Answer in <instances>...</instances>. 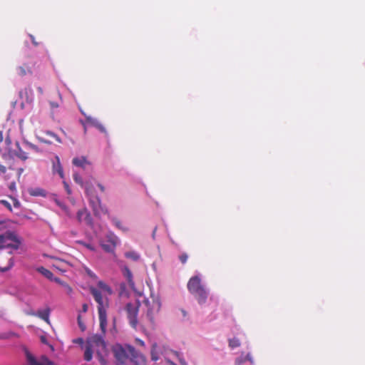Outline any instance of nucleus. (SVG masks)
Segmentation results:
<instances>
[{"instance_id": "obj_1", "label": "nucleus", "mask_w": 365, "mask_h": 365, "mask_svg": "<svg viewBox=\"0 0 365 365\" xmlns=\"http://www.w3.org/2000/svg\"><path fill=\"white\" fill-rule=\"evenodd\" d=\"M112 351L116 365H145V358L130 344H115Z\"/></svg>"}, {"instance_id": "obj_2", "label": "nucleus", "mask_w": 365, "mask_h": 365, "mask_svg": "<svg viewBox=\"0 0 365 365\" xmlns=\"http://www.w3.org/2000/svg\"><path fill=\"white\" fill-rule=\"evenodd\" d=\"M89 289L95 301L98 303L100 328L103 334H105L107 327V309L109 307L108 299L103 297L101 291L93 287H91Z\"/></svg>"}, {"instance_id": "obj_3", "label": "nucleus", "mask_w": 365, "mask_h": 365, "mask_svg": "<svg viewBox=\"0 0 365 365\" xmlns=\"http://www.w3.org/2000/svg\"><path fill=\"white\" fill-rule=\"evenodd\" d=\"M107 347L106 342L103 336L94 334L88 338L86 341L85 351L83 354V359L86 361H91L93 359V352L96 350H100Z\"/></svg>"}, {"instance_id": "obj_4", "label": "nucleus", "mask_w": 365, "mask_h": 365, "mask_svg": "<svg viewBox=\"0 0 365 365\" xmlns=\"http://www.w3.org/2000/svg\"><path fill=\"white\" fill-rule=\"evenodd\" d=\"M187 287L199 304H202L206 302L208 292L202 284L201 279L198 276L192 277L187 282Z\"/></svg>"}, {"instance_id": "obj_5", "label": "nucleus", "mask_w": 365, "mask_h": 365, "mask_svg": "<svg viewBox=\"0 0 365 365\" xmlns=\"http://www.w3.org/2000/svg\"><path fill=\"white\" fill-rule=\"evenodd\" d=\"M21 244V238L12 231H6L0 235V250L12 249L16 250Z\"/></svg>"}, {"instance_id": "obj_6", "label": "nucleus", "mask_w": 365, "mask_h": 365, "mask_svg": "<svg viewBox=\"0 0 365 365\" xmlns=\"http://www.w3.org/2000/svg\"><path fill=\"white\" fill-rule=\"evenodd\" d=\"M86 193L88 197L90 205L96 216H100L108 212L106 207L101 205L99 197L94 195L90 187H86Z\"/></svg>"}, {"instance_id": "obj_7", "label": "nucleus", "mask_w": 365, "mask_h": 365, "mask_svg": "<svg viewBox=\"0 0 365 365\" xmlns=\"http://www.w3.org/2000/svg\"><path fill=\"white\" fill-rule=\"evenodd\" d=\"M140 304L128 303L125 306L127 316L132 327L136 328L138 325V314L139 311Z\"/></svg>"}, {"instance_id": "obj_8", "label": "nucleus", "mask_w": 365, "mask_h": 365, "mask_svg": "<svg viewBox=\"0 0 365 365\" xmlns=\"http://www.w3.org/2000/svg\"><path fill=\"white\" fill-rule=\"evenodd\" d=\"M148 309L147 312V317L148 318L149 321L153 324L154 323V316L155 314L158 313L161 304L158 299H153L152 301V303L148 302Z\"/></svg>"}, {"instance_id": "obj_9", "label": "nucleus", "mask_w": 365, "mask_h": 365, "mask_svg": "<svg viewBox=\"0 0 365 365\" xmlns=\"http://www.w3.org/2000/svg\"><path fill=\"white\" fill-rule=\"evenodd\" d=\"M26 355L29 365H54L46 356H41L39 361H37L30 352L26 351Z\"/></svg>"}, {"instance_id": "obj_10", "label": "nucleus", "mask_w": 365, "mask_h": 365, "mask_svg": "<svg viewBox=\"0 0 365 365\" xmlns=\"http://www.w3.org/2000/svg\"><path fill=\"white\" fill-rule=\"evenodd\" d=\"M86 124L96 127L101 133H106L105 127L96 118L91 116H86L85 123H83L85 133L86 132Z\"/></svg>"}, {"instance_id": "obj_11", "label": "nucleus", "mask_w": 365, "mask_h": 365, "mask_svg": "<svg viewBox=\"0 0 365 365\" xmlns=\"http://www.w3.org/2000/svg\"><path fill=\"white\" fill-rule=\"evenodd\" d=\"M96 356L101 365H108V358L109 356V350L108 347H106L105 349H102L100 350H96Z\"/></svg>"}, {"instance_id": "obj_12", "label": "nucleus", "mask_w": 365, "mask_h": 365, "mask_svg": "<svg viewBox=\"0 0 365 365\" xmlns=\"http://www.w3.org/2000/svg\"><path fill=\"white\" fill-rule=\"evenodd\" d=\"M52 171L53 174H58L61 179L64 178L63 167L61 164L60 159L57 155L55 156L54 160L53 161Z\"/></svg>"}, {"instance_id": "obj_13", "label": "nucleus", "mask_w": 365, "mask_h": 365, "mask_svg": "<svg viewBox=\"0 0 365 365\" xmlns=\"http://www.w3.org/2000/svg\"><path fill=\"white\" fill-rule=\"evenodd\" d=\"M77 220L79 222H85L88 225H91L92 222L91 217L86 209H81L78 211Z\"/></svg>"}, {"instance_id": "obj_14", "label": "nucleus", "mask_w": 365, "mask_h": 365, "mask_svg": "<svg viewBox=\"0 0 365 365\" xmlns=\"http://www.w3.org/2000/svg\"><path fill=\"white\" fill-rule=\"evenodd\" d=\"M51 309L49 307H47L44 310H39L36 312V317L43 319L46 323L49 324V316H50Z\"/></svg>"}, {"instance_id": "obj_15", "label": "nucleus", "mask_w": 365, "mask_h": 365, "mask_svg": "<svg viewBox=\"0 0 365 365\" xmlns=\"http://www.w3.org/2000/svg\"><path fill=\"white\" fill-rule=\"evenodd\" d=\"M123 276L125 277L130 287H133L135 283L133 279V274L128 267H124L123 269Z\"/></svg>"}, {"instance_id": "obj_16", "label": "nucleus", "mask_w": 365, "mask_h": 365, "mask_svg": "<svg viewBox=\"0 0 365 365\" xmlns=\"http://www.w3.org/2000/svg\"><path fill=\"white\" fill-rule=\"evenodd\" d=\"M72 163L75 166L81 168H85L86 165L88 164V162L87 161L86 158L83 156L81 158H73Z\"/></svg>"}, {"instance_id": "obj_17", "label": "nucleus", "mask_w": 365, "mask_h": 365, "mask_svg": "<svg viewBox=\"0 0 365 365\" xmlns=\"http://www.w3.org/2000/svg\"><path fill=\"white\" fill-rule=\"evenodd\" d=\"M29 194L31 196H41L45 197L46 195V192L42 188L36 187L32 188L29 190Z\"/></svg>"}, {"instance_id": "obj_18", "label": "nucleus", "mask_w": 365, "mask_h": 365, "mask_svg": "<svg viewBox=\"0 0 365 365\" xmlns=\"http://www.w3.org/2000/svg\"><path fill=\"white\" fill-rule=\"evenodd\" d=\"M37 271L47 279L53 280V274L50 270L43 267H39L37 268Z\"/></svg>"}, {"instance_id": "obj_19", "label": "nucleus", "mask_w": 365, "mask_h": 365, "mask_svg": "<svg viewBox=\"0 0 365 365\" xmlns=\"http://www.w3.org/2000/svg\"><path fill=\"white\" fill-rule=\"evenodd\" d=\"M125 257H127L128 259H131L133 261H137L140 258L139 255L137 252H134V251L125 252Z\"/></svg>"}, {"instance_id": "obj_20", "label": "nucleus", "mask_w": 365, "mask_h": 365, "mask_svg": "<svg viewBox=\"0 0 365 365\" xmlns=\"http://www.w3.org/2000/svg\"><path fill=\"white\" fill-rule=\"evenodd\" d=\"M18 74L21 76H26L28 73H31V71L30 68H26L24 66H19L17 68Z\"/></svg>"}, {"instance_id": "obj_21", "label": "nucleus", "mask_w": 365, "mask_h": 365, "mask_svg": "<svg viewBox=\"0 0 365 365\" xmlns=\"http://www.w3.org/2000/svg\"><path fill=\"white\" fill-rule=\"evenodd\" d=\"M101 245L102 248L104 250V251H106V252H113L115 249V247H113V244L110 245V243L105 244L103 242H101Z\"/></svg>"}, {"instance_id": "obj_22", "label": "nucleus", "mask_w": 365, "mask_h": 365, "mask_svg": "<svg viewBox=\"0 0 365 365\" xmlns=\"http://www.w3.org/2000/svg\"><path fill=\"white\" fill-rule=\"evenodd\" d=\"M112 222L115 225V226L117 228H118L119 230H122L123 231H127L128 229L123 226L121 222L118 219L113 217L112 219Z\"/></svg>"}, {"instance_id": "obj_23", "label": "nucleus", "mask_w": 365, "mask_h": 365, "mask_svg": "<svg viewBox=\"0 0 365 365\" xmlns=\"http://www.w3.org/2000/svg\"><path fill=\"white\" fill-rule=\"evenodd\" d=\"M107 239H108V242L110 243V245L113 244V247H115L116 244H117V240H118L117 237L115 236L113 233H110L107 236Z\"/></svg>"}, {"instance_id": "obj_24", "label": "nucleus", "mask_w": 365, "mask_h": 365, "mask_svg": "<svg viewBox=\"0 0 365 365\" xmlns=\"http://www.w3.org/2000/svg\"><path fill=\"white\" fill-rule=\"evenodd\" d=\"M229 346L232 348H236L240 346V340L237 338H233L229 340Z\"/></svg>"}, {"instance_id": "obj_25", "label": "nucleus", "mask_w": 365, "mask_h": 365, "mask_svg": "<svg viewBox=\"0 0 365 365\" xmlns=\"http://www.w3.org/2000/svg\"><path fill=\"white\" fill-rule=\"evenodd\" d=\"M98 286L104 291H106L108 294L112 293V290L109 286L105 284L103 282L100 281L98 283Z\"/></svg>"}, {"instance_id": "obj_26", "label": "nucleus", "mask_w": 365, "mask_h": 365, "mask_svg": "<svg viewBox=\"0 0 365 365\" xmlns=\"http://www.w3.org/2000/svg\"><path fill=\"white\" fill-rule=\"evenodd\" d=\"M14 259L13 258H11L9 261V263H8V265L6 267H0V271L1 272H5L8 270H9L13 266H14Z\"/></svg>"}, {"instance_id": "obj_27", "label": "nucleus", "mask_w": 365, "mask_h": 365, "mask_svg": "<svg viewBox=\"0 0 365 365\" xmlns=\"http://www.w3.org/2000/svg\"><path fill=\"white\" fill-rule=\"evenodd\" d=\"M73 180L74 181L79 184L80 185L83 186V179L80 176L79 174L78 173H74L73 174Z\"/></svg>"}, {"instance_id": "obj_28", "label": "nucleus", "mask_w": 365, "mask_h": 365, "mask_svg": "<svg viewBox=\"0 0 365 365\" xmlns=\"http://www.w3.org/2000/svg\"><path fill=\"white\" fill-rule=\"evenodd\" d=\"M73 344H79L81 345V348L83 349V347H85V341H84V339L83 338H76V339H73Z\"/></svg>"}, {"instance_id": "obj_29", "label": "nucleus", "mask_w": 365, "mask_h": 365, "mask_svg": "<svg viewBox=\"0 0 365 365\" xmlns=\"http://www.w3.org/2000/svg\"><path fill=\"white\" fill-rule=\"evenodd\" d=\"M57 202V205L63 210L65 211V212L66 213L67 215L68 216H71V214L69 212V210H68V208L66 205H65L62 202H60L58 201L56 202Z\"/></svg>"}, {"instance_id": "obj_30", "label": "nucleus", "mask_w": 365, "mask_h": 365, "mask_svg": "<svg viewBox=\"0 0 365 365\" xmlns=\"http://www.w3.org/2000/svg\"><path fill=\"white\" fill-rule=\"evenodd\" d=\"M46 135H48V136L52 137L53 139H55V140L57 143H61V138L57 135L54 134L53 133H52L51 131H47L46 132Z\"/></svg>"}, {"instance_id": "obj_31", "label": "nucleus", "mask_w": 365, "mask_h": 365, "mask_svg": "<svg viewBox=\"0 0 365 365\" xmlns=\"http://www.w3.org/2000/svg\"><path fill=\"white\" fill-rule=\"evenodd\" d=\"M247 361V359L243 356H240V357L235 359V365H242Z\"/></svg>"}, {"instance_id": "obj_32", "label": "nucleus", "mask_w": 365, "mask_h": 365, "mask_svg": "<svg viewBox=\"0 0 365 365\" xmlns=\"http://www.w3.org/2000/svg\"><path fill=\"white\" fill-rule=\"evenodd\" d=\"M0 203L5 206L10 212H12V207L8 201L5 200H1Z\"/></svg>"}, {"instance_id": "obj_33", "label": "nucleus", "mask_w": 365, "mask_h": 365, "mask_svg": "<svg viewBox=\"0 0 365 365\" xmlns=\"http://www.w3.org/2000/svg\"><path fill=\"white\" fill-rule=\"evenodd\" d=\"M11 199L13 201V205L15 208H19L21 207V203L16 198L11 197Z\"/></svg>"}, {"instance_id": "obj_34", "label": "nucleus", "mask_w": 365, "mask_h": 365, "mask_svg": "<svg viewBox=\"0 0 365 365\" xmlns=\"http://www.w3.org/2000/svg\"><path fill=\"white\" fill-rule=\"evenodd\" d=\"M187 258H188V256L187 254L185 253H183L182 254L180 257H179V259L180 260V262L182 263V264H185L186 263L187 260Z\"/></svg>"}, {"instance_id": "obj_35", "label": "nucleus", "mask_w": 365, "mask_h": 365, "mask_svg": "<svg viewBox=\"0 0 365 365\" xmlns=\"http://www.w3.org/2000/svg\"><path fill=\"white\" fill-rule=\"evenodd\" d=\"M18 157L23 160H26L28 158V155L25 152L20 151L19 153L18 154Z\"/></svg>"}, {"instance_id": "obj_36", "label": "nucleus", "mask_w": 365, "mask_h": 365, "mask_svg": "<svg viewBox=\"0 0 365 365\" xmlns=\"http://www.w3.org/2000/svg\"><path fill=\"white\" fill-rule=\"evenodd\" d=\"M78 326H79V327H80L81 330L82 331H85V329H86V326H85V324L81 322V317H80V316H78Z\"/></svg>"}, {"instance_id": "obj_37", "label": "nucleus", "mask_w": 365, "mask_h": 365, "mask_svg": "<svg viewBox=\"0 0 365 365\" xmlns=\"http://www.w3.org/2000/svg\"><path fill=\"white\" fill-rule=\"evenodd\" d=\"M63 287L68 294H71L72 293L73 289L67 283L63 284Z\"/></svg>"}, {"instance_id": "obj_38", "label": "nucleus", "mask_w": 365, "mask_h": 365, "mask_svg": "<svg viewBox=\"0 0 365 365\" xmlns=\"http://www.w3.org/2000/svg\"><path fill=\"white\" fill-rule=\"evenodd\" d=\"M63 185H64V187H65V189H66V190L67 193H68V195H70V194L71 193V189H70V187H69L68 184L66 181H63Z\"/></svg>"}, {"instance_id": "obj_39", "label": "nucleus", "mask_w": 365, "mask_h": 365, "mask_svg": "<svg viewBox=\"0 0 365 365\" xmlns=\"http://www.w3.org/2000/svg\"><path fill=\"white\" fill-rule=\"evenodd\" d=\"M9 188L12 192L15 191L16 190V182H11L9 185Z\"/></svg>"}, {"instance_id": "obj_40", "label": "nucleus", "mask_w": 365, "mask_h": 365, "mask_svg": "<svg viewBox=\"0 0 365 365\" xmlns=\"http://www.w3.org/2000/svg\"><path fill=\"white\" fill-rule=\"evenodd\" d=\"M52 281L56 282V283L62 285L63 287V284H66V282L61 281L59 278H57V277H53V280Z\"/></svg>"}, {"instance_id": "obj_41", "label": "nucleus", "mask_w": 365, "mask_h": 365, "mask_svg": "<svg viewBox=\"0 0 365 365\" xmlns=\"http://www.w3.org/2000/svg\"><path fill=\"white\" fill-rule=\"evenodd\" d=\"M82 245H83L86 247H87L88 249H89L90 250H95V248L94 247L91 245V244H86V243H84V242H81Z\"/></svg>"}, {"instance_id": "obj_42", "label": "nucleus", "mask_w": 365, "mask_h": 365, "mask_svg": "<svg viewBox=\"0 0 365 365\" xmlns=\"http://www.w3.org/2000/svg\"><path fill=\"white\" fill-rule=\"evenodd\" d=\"M6 172V168L4 165L0 164V175L4 174Z\"/></svg>"}, {"instance_id": "obj_43", "label": "nucleus", "mask_w": 365, "mask_h": 365, "mask_svg": "<svg viewBox=\"0 0 365 365\" xmlns=\"http://www.w3.org/2000/svg\"><path fill=\"white\" fill-rule=\"evenodd\" d=\"M135 341L138 344H139L140 346H143L145 345V343L143 340L140 339H135Z\"/></svg>"}, {"instance_id": "obj_44", "label": "nucleus", "mask_w": 365, "mask_h": 365, "mask_svg": "<svg viewBox=\"0 0 365 365\" xmlns=\"http://www.w3.org/2000/svg\"><path fill=\"white\" fill-rule=\"evenodd\" d=\"M50 104H51V108H56L58 107V104L57 103L50 102Z\"/></svg>"}, {"instance_id": "obj_45", "label": "nucleus", "mask_w": 365, "mask_h": 365, "mask_svg": "<svg viewBox=\"0 0 365 365\" xmlns=\"http://www.w3.org/2000/svg\"><path fill=\"white\" fill-rule=\"evenodd\" d=\"M88 307L86 304H83L82 306V309L83 312H86L88 311Z\"/></svg>"}, {"instance_id": "obj_46", "label": "nucleus", "mask_w": 365, "mask_h": 365, "mask_svg": "<svg viewBox=\"0 0 365 365\" xmlns=\"http://www.w3.org/2000/svg\"><path fill=\"white\" fill-rule=\"evenodd\" d=\"M245 358H246V359H247V361H250L251 363H253L252 359V357H251V356H250V354H247V356H245Z\"/></svg>"}, {"instance_id": "obj_47", "label": "nucleus", "mask_w": 365, "mask_h": 365, "mask_svg": "<svg viewBox=\"0 0 365 365\" xmlns=\"http://www.w3.org/2000/svg\"><path fill=\"white\" fill-rule=\"evenodd\" d=\"M30 37H31V41L32 43L35 45V46H38V43L36 41L34 37L32 36V35H30Z\"/></svg>"}, {"instance_id": "obj_48", "label": "nucleus", "mask_w": 365, "mask_h": 365, "mask_svg": "<svg viewBox=\"0 0 365 365\" xmlns=\"http://www.w3.org/2000/svg\"><path fill=\"white\" fill-rule=\"evenodd\" d=\"M98 187H99V189L101 190V192L105 191V187L102 184L98 183Z\"/></svg>"}, {"instance_id": "obj_49", "label": "nucleus", "mask_w": 365, "mask_h": 365, "mask_svg": "<svg viewBox=\"0 0 365 365\" xmlns=\"http://www.w3.org/2000/svg\"><path fill=\"white\" fill-rule=\"evenodd\" d=\"M24 172V169L23 168H19L18 169V175H19V178L21 176V175L22 174V173Z\"/></svg>"}, {"instance_id": "obj_50", "label": "nucleus", "mask_w": 365, "mask_h": 365, "mask_svg": "<svg viewBox=\"0 0 365 365\" xmlns=\"http://www.w3.org/2000/svg\"><path fill=\"white\" fill-rule=\"evenodd\" d=\"M27 314L28 315H31V316H36V312H34L33 311H31L29 312H27Z\"/></svg>"}, {"instance_id": "obj_51", "label": "nucleus", "mask_w": 365, "mask_h": 365, "mask_svg": "<svg viewBox=\"0 0 365 365\" xmlns=\"http://www.w3.org/2000/svg\"><path fill=\"white\" fill-rule=\"evenodd\" d=\"M37 89H38V92H39L41 94H42V93H43V89H42V88L38 87Z\"/></svg>"}, {"instance_id": "obj_52", "label": "nucleus", "mask_w": 365, "mask_h": 365, "mask_svg": "<svg viewBox=\"0 0 365 365\" xmlns=\"http://www.w3.org/2000/svg\"><path fill=\"white\" fill-rule=\"evenodd\" d=\"M152 359L156 361L158 359L157 357H155L153 355H152Z\"/></svg>"}, {"instance_id": "obj_53", "label": "nucleus", "mask_w": 365, "mask_h": 365, "mask_svg": "<svg viewBox=\"0 0 365 365\" xmlns=\"http://www.w3.org/2000/svg\"><path fill=\"white\" fill-rule=\"evenodd\" d=\"M41 341H42L43 342H45V337H43H43L41 338Z\"/></svg>"}, {"instance_id": "obj_54", "label": "nucleus", "mask_w": 365, "mask_h": 365, "mask_svg": "<svg viewBox=\"0 0 365 365\" xmlns=\"http://www.w3.org/2000/svg\"><path fill=\"white\" fill-rule=\"evenodd\" d=\"M46 143H51V141H47V140H45Z\"/></svg>"}]
</instances>
